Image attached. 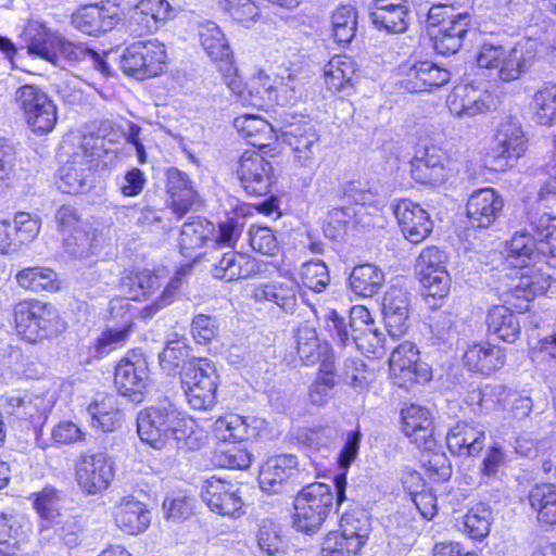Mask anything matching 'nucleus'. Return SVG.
<instances>
[{
	"label": "nucleus",
	"instance_id": "nucleus-27",
	"mask_svg": "<svg viewBox=\"0 0 556 556\" xmlns=\"http://www.w3.org/2000/svg\"><path fill=\"white\" fill-rule=\"evenodd\" d=\"M531 108L538 124L543 126L553 125L556 122V84H546L536 90L532 98ZM547 169L554 176L543 193L556 192V138L555 149L547 161Z\"/></svg>",
	"mask_w": 556,
	"mask_h": 556
},
{
	"label": "nucleus",
	"instance_id": "nucleus-7",
	"mask_svg": "<svg viewBox=\"0 0 556 556\" xmlns=\"http://www.w3.org/2000/svg\"><path fill=\"white\" fill-rule=\"evenodd\" d=\"M103 150L104 138L85 136L79 151L60 168L59 189L64 193H81L89 189L92 184L93 156H99Z\"/></svg>",
	"mask_w": 556,
	"mask_h": 556
},
{
	"label": "nucleus",
	"instance_id": "nucleus-28",
	"mask_svg": "<svg viewBox=\"0 0 556 556\" xmlns=\"http://www.w3.org/2000/svg\"><path fill=\"white\" fill-rule=\"evenodd\" d=\"M471 18L468 13H458L451 20L440 23V28L433 31L432 40L437 53L454 54L463 47L467 35L471 31Z\"/></svg>",
	"mask_w": 556,
	"mask_h": 556
},
{
	"label": "nucleus",
	"instance_id": "nucleus-37",
	"mask_svg": "<svg viewBox=\"0 0 556 556\" xmlns=\"http://www.w3.org/2000/svg\"><path fill=\"white\" fill-rule=\"evenodd\" d=\"M92 428L112 432L122 427L124 416L114 395L100 394L88 406Z\"/></svg>",
	"mask_w": 556,
	"mask_h": 556
},
{
	"label": "nucleus",
	"instance_id": "nucleus-42",
	"mask_svg": "<svg viewBox=\"0 0 556 556\" xmlns=\"http://www.w3.org/2000/svg\"><path fill=\"white\" fill-rule=\"evenodd\" d=\"M362 437L363 434L359 428L349 431L345 437L344 445L338 455V465L340 469L343 470L333 478L338 505H341L346 500V471L358 455Z\"/></svg>",
	"mask_w": 556,
	"mask_h": 556
},
{
	"label": "nucleus",
	"instance_id": "nucleus-57",
	"mask_svg": "<svg viewBox=\"0 0 556 556\" xmlns=\"http://www.w3.org/2000/svg\"><path fill=\"white\" fill-rule=\"evenodd\" d=\"M507 455L502 446L495 442L485 452L482 462L479 466V475L481 483L491 484L500 480L504 473L506 466Z\"/></svg>",
	"mask_w": 556,
	"mask_h": 556
},
{
	"label": "nucleus",
	"instance_id": "nucleus-53",
	"mask_svg": "<svg viewBox=\"0 0 556 556\" xmlns=\"http://www.w3.org/2000/svg\"><path fill=\"white\" fill-rule=\"evenodd\" d=\"M357 11L352 5L339 7L331 16L332 35L338 43H350L357 31Z\"/></svg>",
	"mask_w": 556,
	"mask_h": 556
},
{
	"label": "nucleus",
	"instance_id": "nucleus-17",
	"mask_svg": "<svg viewBox=\"0 0 556 556\" xmlns=\"http://www.w3.org/2000/svg\"><path fill=\"white\" fill-rule=\"evenodd\" d=\"M240 184L249 195H266L273 181V166L260 153L245 151L237 167Z\"/></svg>",
	"mask_w": 556,
	"mask_h": 556
},
{
	"label": "nucleus",
	"instance_id": "nucleus-4",
	"mask_svg": "<svg viewBox=\"0 0 556 556\" xmlns=\"http://www.w3.org/2000/svg\"><path fill=\"white\" fill-rule=\"evenodd\" d=\"M543 257L556 258V217L548 214L531 219L507 243V260L515 267L527 268Z\"/></svg>",
	"mask_w": 556,
	"mask_h": 556
},
{
	"label": "nucleus",
	"instance_id": "nucleus-56",
	"mask_svg": "<svg viewBox=\"0 0 556 556\" xmlns=\"http://www.w3.org/2000/svg\"><path fill=\"white\" fill-rule=\"evenodd\" d=\"M492 519L491 508L484 503H478L464 516V529L471 539L482 540L490 532Z\"/></svg>",
	"mask_w": 556,
	"mask_h": 556
},
{
	"label": "nucleus",
	"instance_id": "nucleus-18",
	"mask_svg": "<svg viewBox=\"0 0 556 556\" xmlns=\"http://www.w3.org/2000/svg\"><path fill=\"white\" fill-rule=\"evenodd\" d=\"M492 93L473 85H457L446 98V106L458 118H471L495 109Z\"/></svg>",
	"mask_w": 556,
	"mask_h": 556
},
{
	"label": "nucleus",
	"instance_id": "nucleus-31",
	"mask_svg": "<svg viewBox=\"0 0 556 556\" xmlns=\"http://www.w3.org/2000/svg\"><path fill=\"white\" fill-rule=\"evenodd\" d=\"M485 431L482 427L458 421L446 435L451 453L459 456H477L484 447Z\"/></svg>",
	"mask_w": 556,
	"mask_h": 556
},
{
	"label": "nucleus",
	"instance_id": "nucleus-61",
	"mask_svg": "<svg viewBox=\"0 0 556 556\" xmlns=\"http://www.w3.org/2000/svg\"><path fill=\"white\" fill-rule=\"evenodd\" d=\"M206 239L205 227L201 220H191L181 227L178 239L180 253L190 258H195V250L201 248Z\"/></svg>",
	"mask_w": 556,
	"mask_h": 556
},
{
	"label": "nucleus",
	"instance_id": "nucleus-12",
	"mask_svg": "<svg viewBox=\"0 0 556 556\" xmlns=\"http://www.w3.org/2000/svg\"><path fill=\"white\" fill-rule=\"evenodd\" d=\"M369 535V522L366 518L344 515L341 518V531L329 532L323 543V556H355Z\"/></svg>",
	"mask_w": 556,
	"mask_h": 556
},
{
	"label": "nucleus",
	"instance_id": "nucleus-11",
	"mask_svg": "<svg viewBox=\"0 0 556 556\" xmlns=\"http://www.w3.org/2000/svg\"><path fill=\"white\" fill-rule=\"evenodd\" d=\"M150 369L147 357L138 351L127 353L116 365L114 386L118 393L140 403L148 386Z\"/></svg>",
	"mask_w": 556,
	"mask_h": 556
},
{
	"label": "nucleus",
	"instance_id": "nucleus-25",
	"mask_svg": "<svg viewBox=\"0 0 556 556\" xmlns=\"http://www.w3.org/2000/svg\"><path fill=\"white\" fill-rule=\"evenodd\" d=\"M118 8L111 3L81 7L72 16L73 25L80 31L97 36L112 30L118 22Z\"/></svg>",
	"mask_w": 556,
	"mask_h": 556
},
{
	"label": "nucleus",
	"instance_id": "nucleus-60",
	"mask_svg": "<svg viewBox=\"0 0 556 556\" xmlns=\"http://www.w3.org/2000/svg\"><path fill=\"white\" fill-rule=\"evenodd\" d=\"M34 507L41 519L49 523H59L61 518L60 492L52 486H46L34 494Z\"/></svg>",
	"mask_w": 556,
	"mask_h": 556
},
{
	"label": "nucleus",
	"instance_id": "nucleus-23",
	"mask_svg": "<svg viewBox=\"0 0 556 556\" xmlns=\"http://www.w3.org/2000/svg\"><path fill=\"white\" fill-rule=\"evenodd\" d=\"M210 262L213 277L220 280L247 279L256 273L255 261L233 249L224 251L222 248H216L211 253Z\"/></svg>",
	"mask_w": 556,
	"mask_h": 556
},
{
	"label": "nucleus",
	"instance_id": "nucleus-32",
	"mask_svg": "<svg viewBox=\"0 0 556 556\" xmlns=\"http://www.w3.org/2000/svg\"><path fill=\"white\" fill-rule=\"evenodd\" d=\"M451 79V72L440 67L430 61L414 64L407 71L402 84L409 92L430 91L447 84Z\"/></svg>",
	"mask_w": 556,
	"mask_h": 556
},
{
	"label": "nucleus",
	"instance_id": "nucleus-64",
	"mask_svg": "<svg viewBox=\"0 0 556 556\" xmlns=\"http://www.w3.org/2000/svg\"><path fill=\"white\" fill-rule=\"evenodd\" d=\"M301 279L309 290L321 292L330 281L328 267L321 261L305 262L301 267Z\"/></svg>",
	"mask_w": 556,
	"mask_h": 556
},
{
	"label": "nucleus",
	"instance_id": "nucleus-10",
	"mask_svg": "<svg viewBox=\"0 0 556 556\" xmlns=\"http://www.w3.org/2000/svg\"><path fill=\"white\" fill-rule=\"evenodd\" d=\"M194 364L187 367L180 386L192 408L206 410L216 404L219 376L214 363L207 358Z\"/></svg>",
	"mask_w": 556,
	"mask_h": 556
},
{
	"label": "nucleus",
	"instance_id": "nucleus-19",
	"mask_svg": "<svg viewBox=\"0 0 556 556\" xmlns=\"http://www.w3.org/2000/svg\"><path fill=\"white\" fill-rule=\"evenodd\" d=\"M389 365L391 374L403 380L400 384L421 383L430 379L428 365L419 362V351L409 341H405L392 350Z\"/></svg>",
	"mask_w": 556,
	"mask_h": 556
},
{
	"label": "nucleus",
	"instance_id": "nucleus-39",
	"mask_svg": "<svg viewBox=\"0 0 556 556\" xmlns=\"http://www.w3.org/2000/svg\"><path fill=\"white\" fill-rule=\"evenodd\" d=\"M254 417H242L239 415H227L218 418L214 424L216 438L223 441L250 440L257 435V424Z\"/></svg>",
	"mask_w": 556,
	"mask_h": 556
},
{
	"label": "nucleus",
	"instance_id": "nucleus-62",
	"mask_svg": "<svg viewBox=\"0 0 556 556\" xmlns=\"http://www.w3.org/2000/svg\"><path fill=\"white\" fill-rule=\"evenodd\" d=\"M299 357L305 364H314L319 359V343L314 327L307 323L301 324L295 333Z\"/></svg>",
	"mask_w": 556,
	"mask_h": 556
},
{
	"label": "nucleus",
	"instance_id": "nucleus-35",
	"mask_svg": "<svg viewBox=\"0 0 556 556\" xmlns=\"http://www.w3.org/2000/svg\"><path fill=\"white\" fill-rule=\"evenodd\" d=\"M116 526L128 534L143 532L151 522V513L147 505L132 496L123 497L114 508Z\"/></svg>",
	"mask_w": 556,
	"mask_h": 556
},
{
	"label": "nucleus",
	"instance_id": "nucleus-24",
	"mask_svg": "<svg viewBox=\"0 0 556 556\" xmlns=\"http://www.w3.org/2000/svg\"><path fill=\"white\" fill-rule=\"evenodd\" d=\"M536 42L526 40L518 42L510 50H505L498 60V66L492 67L491 71L503 81H513L520 78L535 63L536 60Z\"/></svg>",
	"mask_w": 556,
	"mask_h": 556
},
{
	"label": "nucleus",
	"instance_id": "nucleus-47",
	"mask_svg": "<svg viewBox=\"0 0 556 556\" xmlns=\"http://www.w3.org/2000/svg\"><path fill=\"white\" fill-rule=\"evenodd\" d=\"M237 131L253 147H265L271 139L273 127L257 115L244 114L233 121Z\"/></svg>",
	"mask_w": 556,
	"mask_h": 556
},
{
	"label": "nucleus",
	"instance_id": "nucleus-9",
	"mask_svg": "<svg viewBox=\"0 0 556 556\" xmlns=\"http://www.w3.org/2000/svg\"><path fill=\"white\" fill-rule=\"evenodd\" d=\"M165 46L159 40L136 41L124 49L121 68L136 79H147L160 75L166 63Z\"/></svg>",
	"mask_w": 556,
	"mask_h": 556
},
{
	"label": "nucleus",
	"instance_id": "nucleus-26",
	"mask_svg": "<svg viewBox=\"0 0 556 556\" xmlns=\"http://www.w3.org/2000/svg\"><path fill=\"white\" fill-rule=\"evenodd\" d=\"M403 432L418 448L430 451L435 446L433 418L429 409L414 405L401 412Z\"/></svg>",
	"mask_w": 556,
	"mask_h": 556
},
{
	"label": "nucleus",
	"instance_id": "nucleus-8",
	"mask_svg": "<svg viewBox=\"0 0 556 556\" xmlns=\"http://www.w3.org/2000/svg\"><path fill=\"white\" fill-rule=\"evenodd\" d=\"M14 99L34 134L41 136L54 129L58 122V108L42 88L36 85L21 86L16 89Z\"/></svg>",
	"mask_w": 556,
	"mask_h": 556
},
{
	"label": "nucleus",
	"instance_id": "nucleus-58",
	"mask_svg": "<svg viewBox=\"0 0 556 556\" xmlns=\"http://www.w3.org/2000/svg\"><path fill=\"white\" fill-rule=\"evenodd\" d=\"M41 227L40 218L27 212H17L11 222L16 250L37 238Z\"/></svg>",
	"mask_w": 556,
	"mask_h": 556
},
{
	"label": "nucleus",
	"instance_id": "nucleus-14",
	"mask_svg": "<svg viewBox=\"0 0 556 556\" xmlns=\"http://www.w3.org/2000/svg\"><path fill=\"white\" fill-rule=\"evenodd\" d=\"M446 260L445 252L434 245L420 252L415 269L427 296L442 299L447 295L451 278L445 268Z\"/></svg>",
	"mask_w": 556,
	"mask_h": 556
},
{
	"label": "nucleus",
	"instance_id": "nucleus-46",
	"mask_svg": "<svg viewBox=\"0 0 556 556\" xmlns=\"http://www.w3.org/2000/svg\"><path fill=\"white\" fill-rule=\"evenodd\" d=\"M355 63L349 56H334L325 66V83L329 90L339 92L351 87L355 77Z\"/></svg>",
	"mask_w": 556,
	"mask_h": 556
},
{
	"label": "nucleus",
	"instance_id": "nucleus-2",
	"mask_svg": "<svg viewBox=\"0 0 556 556\" xmlns=\"http://www.w3.org/2000/svg\"><path fill=\"white\" fill-rule=\"evenodd\" d=\"M23 38L27 43L28 54L36 55L52 65L63 66V60L76 61L83 55L84 60L103 76L111 74V67L105 60V55L94 50L76 47L72 42L50 31L40 22H29L23 31Z\"/></svg>",
	"mask_w": 556,
	"mask_h": 556
},
{
	"label": "nucleus",
	"instance_id": "nucleus-22",
	"mask_svg": "<svg viewBox=\"0 0 556 556\" xmlns=\"http://www.w3.org/2000/svg\"><path fill=\"white\" fill-rule=\"evenodd\" d=\"M503 207L504 200L493 188L476 190L466 205L469 224L476 228H489L500 217Z\"/></svg>",
	"mask_w": 556,
	"mask_h": 556
},
{
	"label": "nucleus",
	"instance_id": "nucleus-45",
	"mask_svg": "<svg viewBox=\"0 0 556 556\" xmlns=\"http://www.w3.org/2000/svg\"><path fill=\"white\" fill-rule=\"evenodd\" d=\"M199 36L203 49L213 61L222 63L233 59L225 34L214 22L202 24Z\"/></svg>",
	"mask_w": 556,
	"mask_h": 556
},
{
	"label": "nucleus",
	"instance_id": "nucleus-41",
	"mask_svg": "<svg viewBox=\"0 0 556 556\" xmlns=\"http://www.w3.org/2000/svg\"><path fill=\"white\" fill-rule=\"evenodd\" d=\"M384 283V273L378 266L366 263L353 268L349 285L353 293L362 298H371Z\"/></svg>",
	"mask_w": 556,
	"mask_h": 556
},
{
	"label": "nucleus",
	"instance_id": "nucleus-30",
	"mask_svg": "<svg viewBox=\"0 0 556 556\" xmlns=\"http://www.w3.org/2000/svg\"><path fill=\"white\" fill-rule=\"evenodd\" d=\"M527 150V138L516 117L507 116L501 121L495 134L494 151L498 157L516 161Z\"/></svg>",
	"mask_w": 556,
	"mask_h": 556
},
{
	"label": "nucleus",
	"instance_id": "nucleus-40",
	"mask_svg": "<svg viewBox=\"0 0 556 556\" xmlns=\"http://www.w3.org/2000/svg\"><path fill=\"white\" fill-rule=\"evenodd\" d=\"M162 286V278L149 269L128 271L121 280L122 291L131 300L149 299Z\"/></svg>",
	"mask_w": 556,
	"mask_h": 556
},
{
	"label": "nucleus",
	"instance_id": "nucleus-1",
	"mask_svg": "<svg viewBox=\"0 0 556 556\" xmlns=\"http://www.w3.org/2000/svg\"><path fill=\"white\" fill-rule=\"evenodd\" d=\"M137 432L155 450H181L192 440L182 412L167 399L138 413Z\"/></svg>",
	"mask_w": 556,
	"mask_h": 556
},
{
	"label": "nucleus",
	"instance_id": "nucleus-16",
	"mask_svg": "<svg viewBox=\"0 0 556 556\" xmlns=\"http://www.w3.org/2000/svg\"><path fill=\"white\" fill-rule=\"evenodd\" d=\"M200 495L207 507L216 514L230 517L243 514V500L238 483L211 477L203 482Z\"/></svg>",
	"mask_w": 556,
	"mask_h": 556
},
{
	"label": "nucleus",
	"instance_id": "nucleus-51",
	"mask_svg": "<svg viewBox=\"0 0 556 556\" xmlns=\"http://www.w3.org/2000/svg\"><path fill=\"white\" fill-rule=\"evenodd\" d=\"M298 285L294 281L273 282L255 291V299L277 304L287 313H292L296 306Z\"/></svg>",
	"mask_w": 556,
	"mask_h": 556
},
{
	"label": "nucleus",
	"instance_id": "nucleus-52",
	"mask_svg": "<svg viewBox=\"0 0 556 556\" xmlns=\"http://www.w3.org/2000/svg\"><path fill=\"white\" fill-rule=\"evenodd\" d=\"M10 414L15 415L20 419H29L36 422L46 418L50 410V405L42 396L24 395L11 396L8 401Z\"/></svg>",
	"mask_w": 556,
	"mask_h": 556
},
{
	"label": "nucleus",
	"instance_id": "nucleus-6",
	"mask_svg": "<svg viewBox=\"0 0 556 556\" xmlns=\"http://www.w3.org/2000/svg\"><path fill=\"white\" fill-rule=\"evenodd\" d=\"M16 332L27 342L37 343L60 331V318L52 305L22 301L13 308Z\"/></svg>",
	"mask_w": 556,
	"mask_h": 556
},
{
	"label": "nucleus",
	"instance_id": "nucleus-44",
	"mask_svg": "<svg viewBox=\"0 0 556 556\" xmlns=\"http://www.w3.org/2000/svg\"><path fill=\"white\" fill-rule=\"evenodd\" d=\"M205 358H197L190 355L189 349L182 340L167 342L160 354V365L168 374H179V378L187 371V367L201 363Z\"/></svg>",
	"mask_w": 556,
	"mask_h": 556
},
{
	"label": "nucleus",
	"instance_id": "nucleus-50",
	"mask_svg": "<svg viewBox=\"0 0 556 556\" xmlns=\"http://www.w3.org/2000/svg\"><path fill=\"white\" fill-rule=\"evenodd\" d=\"M173 17V9L166 0H141L131 20L146 24V31L157 29L159 24Z\"/></svg>",
	"mask_w": 556,
	"mask_h": 556
},
{
	"label": "nucleus",
	"instance_id": "nucleus-20",
	"mask_svg": "<svg viewBox=\"0 0 556 556\" xmlns=\"http://www.w3.org/2000/svg\"><path fill=\"white\" fill-rule=\"evenodd\" d=\"M298 458L292 454H280L268 458L261 467L258 483L267 493H281L299 476Z\"/></svg>",
	"mask_w": 556,
	"mask_h": 556
},
{
	"label": "nucleus",
	"instance_id": "nucleus-3",
	"mask_svg": "<svg viewBox=\"0 0 556 556\" xmlns=\"http://www.w3.org/2000/svg\"><path fill=\"white\" fill-rule=\"evenodd\" d=\"M326 329L342 346L354 343L359 350H366L375 355H380L388 349L384 334L374 328L370 312L362 305L353 306L346 316L334 309L329 311L326 316Z\"/></svg>",
	"mask_w": 556,
	"mask_h": 556
},
{
	"label": "nucleus",
	"instance_id": "nucleus-54",
	"mask_svg": "<svg viewBox=\"0 0 556 556\" xmlns=\"http://www.w3.org/2000/svg\"><path fill=\"white\" fill-rule=\"evenodd\" d=\"M58 275L50 268L28 267L16 275L18 285L33 292L58 290Z\"/></svg>",
	"mask_w": 556,
	"mask_h": 556
},
{
	"label": "nucleus",
	"instance_id": "nucleus-36",
	"mask_svg": "<svg viewBox=\"0 0 556 556\" xmlns=\"http://www.w3.org/2000/svg\"><path fill=\"white\" fill-rule=\"evenodd\" d=\"M445 157L435 149H427L422 157L412 162V177L419 184L441 185L450 177V169L444 164Z\"/></svg>",
	"mask_w": 556,
	"mask_h": 556
},
{
	"label": "nucleus",
	"instance_id": "nucleus-55",
	"mask_svg": "<svg viewBox=\"0 0 556 556\" xmlns=\"http://www.w3.org/2000/svg\"><path fill=\"white\" fill-rule=\"evenodd\" d=\"M337 439L338 431L330 426L303 429L296 434L298 443L317 452H329Z\"/></svg>",
	"mask_w": 556,
	"mask_h": 556
},
{
	"label": "nucleus",
	"instance_id": "nucleus-43",
	"mask_svg": "<svg viewBox=\"0 0 556 556\" xmlns=\"http://www.w3.org/2000/svg\"><path fill=\"white\" fill-rule=\"evenodd\" d=\"M485 324L489 333L508 343L515 342L520 333L517 316L504 305L491 307L488 312Z\"/></svg>",
	"mask_w": 556,
	"mask_h": 556
},
{
	"label": "nucleus",
	"instance_id": "nucleus-15",
	"mask_svg": "<svg viewBox=\"0 0 556 556\" xmlns=\"http://www.w3.org/2000/svg\"><path fill=\"white\" fill-rule=\"evenodd\" d=\"M78 486L88 495L106 490L114 477V466L104 453L81 454L75 465Z\"/></svg>",
	"mask_w": 556,
	"mask_h": 556
},
{
	"label": "nucleus",
	"instance_id": "nucleus-21",
	"mask_svg": "<svg viewBox=\"0 0 556 556\" xmlns=\"http://www.w3.org/2000/svg\"><path fill=\"white\" fill-rule=\"evenodd\" d=\"M394 214L403 236L412 243L422 242L432 232L433 222L418 203L403 199L396 203Z\"/></svg>",
	"mask_w": 556,
	"mask_h": 556
},
{
	"label": "nucleus",
	"instance_id": "nucleus-63",
	"mask_svg": "<svg viewBox=\"0 0 556 556\" xmlns=\"http://www.w3.org/2000/svg\"><path fill=\"white\" fill-rule=\"evenodd\" d=\"M191 270L192 265L190 264L181 266L168 281L157 300L142 309V317L150 318L160 309L169 305L174 301L175 292L180 289L182 280L191 274Z\"/></svg>",
	"mask_w": 556,
	"mask_h": 556
},
{
	"label": "nucleus",
	"instance_id": "nucleus-59",
	"mask_svg": "<svg viewBox=\"0 0 556 556\" xmlns=\"http://www.w3.org/2000/svg\"><path fill=\"white\" fill-rule=\"evenodd\" d=\"M370 20L378 29H384L390 34H401L408 27L409 9L371 11Z\"/></svg>",
	"mask_w": 556,
	"mask_h": 556
},
{
	"label": "nucleus",
	"instance_id": "nucleus-13",
	"mask_svg": "<svg viewBox=\"0 0 556 556\" xmlns=\"http://www.w3.org/2000/svg\"><path fill=\"white\" fill-rule=\"evenodd\" d=\"M281 140L290 147L298 166L309 167L318 149L319 134L311 118L293 117L281 126Z\"/></svg>",
	"mask_w": 556,
	"mask_h": 556
},
{
	"label": "nucleus",
	"instance_id": "nucleus-34",
	"mask_svg": "<svg viewBox=\"0 0 556 556\" xmlns=\"http://www.w3.org/2000/svg\"><path fill=\"white\" fill-rule=\"evenodd\" d=\"M166 189L169 204L177 219L182 218L197 199V191L189 176L176 167L166 170Z\"/></svg>",
	"mask_w": 556,
	"mask_h": 556
},
{
	"label": "nucleus",
	"instance_id": "nucleus-5",
	"mask_svg": "<svg viewBox=\"0 0 556 556\" xmlns=\"http://www.w3.org/2000/svg\"><path fill=\"white\" fill-rule=\"evenodd\" d=\"M333 498L328 484L314 482L304 486L294 500L293 527L307 534L318 531L332 508Z\"/></svg>",
	"mask_w": 556,
	"mask_h": 556
},
{
	"label": "nucleus",
	"instance_id": "nucleus-49",
	"mask_svg": "<svg viewBox=\"0 0 556 556\" xmlns=\"http://www.w3.org/2000/svg\"><path fill=\"white\" fill-rule=\"evenodd\" d=\"M63 240L66 253L75 258L88 257L98 247L97 231L90 223L74 228Z\"/></svg>",
	"mask_w": 556,
	"mask_h": 556
},
{
	"label": "nucleus",
	"instance_id": "nucleus-38",
	"mask_svg": "<svg viewBox=\"0 0 556 556\" xmlns=\"http://www.w3.org/2000/svg\"><path fill=\"white\" fill-rule=\"evenodd\" d=\"M531 269L522 271L519 280L506 292V302L518 309H528V304L538 294H543L549 287L547 279Z\"/></svg>",
	"mask_w": 556,
	"mask_h": 556
},
{
	"label": "nucleus",
	"instance_id": "nucleus-29",
	"mask_svg": "<svg viewBox=\"0 0 556 556\" xmlns=\"http://www.w3.org/2000/svg\"><path fill=\"white\" fill-rule=\"evenodd\" d=\"M382 314L392 338L401 337L408 329L409 296L407 291L391 287L382 300Z\"/></svg>",
	"mask_w": 556,
	"mask_h": 556
},
{
	"label": "nucleus",
	"instance_id": "nucleus-33",
	"mask_svg": "<svg viewBox=\"0 0 556 556\" xmlns=\"http://www.w3.org/2000/svg\"><path fill=\"white\" fill-rule=\"evenodd\" d=\"M463 361L468 370L489 376L504 366L506 354L500 346L479 342L468 346Z\"/></svg>",
	"mask_w": 556,
	"mask_h": 556
},
{
	"label": "nucleus",
	"instance_id": "nucleus-48",
	"mask_svg": "<svg viewBox=\"0 0 556 556\" xmlns=\"http://www.w3.org/2000/svg\"><path fill=\"white\" fill-rule=\"evenodd\" d=\"M528 498L540 522L556 525V488L553 484L543 483L533 486Z\"/></svg>",
	"mask_w": 556,
	"mask_h": 556
}]
</instances>
